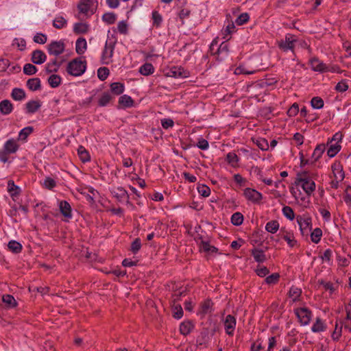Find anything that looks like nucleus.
<instances>
[{"label": "nucleus", "instance_id": "obj_1", "mask_svg": "<svg viewBox=\"0 0 351 351\" xmlns=\"http://www.w3.org/2000/svg\"><path fill=\"white\" fill-rule=\"evenodd\" d=\"M117 42V39L114 35L112 34L110 36L108 35V39L106 41L101 56V63L102 64L108 65L112 62V57Z\"/></svg>", "mask_w": 351, "mask_h": 351}, {"label": "nucleus", "instance_id": "obj_2", "mask_svg": "<svg viewBox=\"0 0 351 351\" xmlns=\"http://www.w3.org/2000/svg\"><path fill=\"white\" fill-rule=\"evenodd\" d=\"M86 65L87 63L86 60H82L80 58H77L68 63L66 71L72 76H81L85 73Z\"/></svg>", "mask_w": 351, "mask_h": 351}, {"label": "nucleus", "instance_id": "obj_3", "mask_svg": "<svg viewBox=\"0 0 351 351\" xmlns=\"http://www.w3.org/2000/svg\"><path fill=\"white\" fill-rule=\"evenodd\" d=\"M295 184L300 186L308 196L311 195L315 190V182L307 176L306 172L300 175L296 179Z\"/></svg>", "mask_w": 351, "mask_h": 351}, {"label": "nucleus", "instance_id": "obj_4", "mask_svg": "<svg viewBox=\"0 0 351 351\" xmlns=\"http://www.w3.org/2000/svg\"><path fill=\"white\" fill-rule=\"evenodd\" d=\"M65 47L66 45L64 40H51L47 45V51L49 55L57 58L64 53Z\"/></svg>", "mask_w": 351, "mask_h": 351}, {"label": "nucleus", "instance_id": "obj_5", "mask_svg": "<svg viewBox=\"0 0 351 351\" xmlns=\"http://www.w3.org/2000/svg\"><path fill=\"white\" fill-rule=\"evenodd\" d=\"M294 313L302 326H307L310 324L313 313L307 307H300L294 309Z\"/></svg>", "mask_w": 351, "mask_h": 351}, {"label": "nucleus", "instance_id": "obj_6", "mask_svg": "<svg viewBox=\"0 0 351 351\" xmlns=\"http://www.w3.org/2000/svg\"><path fill=\"white\" fill-rule=\"evenodd\" d=\"M297 41L298 40L295 35L287 34L285 36V40H281L278 42V47L285 52L288 51L293 52Z\"/></svg>", "mask_w": 351, "mask_h": 351}, {"label": "nucleus", "instance_id": "obj_7", "mask_svg": "<svg viewBox=\"0 0 351 351\" xmlns=\"http://www.w3.org/2000/svg\"><path fill=\"white\" fill-rule=\"evenodd\" d=\"M166 75L174 78H186L190 76V73L181 66H173L168 69Z\"/></svg>", "mask_w": 351, "mask_h": 351}, {"label": "nucleus", "instance_id": "obj_8", "mask_svg": "<svg viewBox=\"0 0 351 351\" xmlns=\"http://www.w3.org/2000/svg\"><path fill=\"white\" fill-rule=\"evenodd\" d=\"M243 195L248 201L255 204L259 203L263 199L262 193L251 188L245 189Z\"/></svg>", "mask_w": 351, "mask_h": 351}, {"label": "nucleus", "instance_id": "obj_9", "mask_svg": "<svg viewBox=\"0 0 351 351\" xmlns=\"http://www.w3.org/2000/svg\"><path fill=\"white\" fill-rule=\"evenodd\" d=\"M297 222L300 227L301 234L304 235L308 233V230L311 229V218L307 216H297Z\"/></svg>", "mask_w": 351, "mask_h": 351}, {"label": "nucleus", "instance_id": "obj_10", "mask_svg": "<svg viewBox=\"0 0 351 351\" xmlns=\"http://www.w3.org/2000/svg\"><path fill=\"white\" fill-rule=\"evenodd\" d=\"M77 7L79 12L84 15H91L95 12L93 0H80Z\"/></svg>", "mask_w": 351, "mask_h": 351}, {"label": "nucleus", "instance_id": "obj_11", "mask_svg": "<svg viewBox=\"0 0 351 351\" xmlns=\"http://www.w3.org/2000/svg\"><path fill=\"white\" fill-rule=\"evenodd\" d=\"M236 324V318L231 315H228L223 319V326L226 333L229 336H232L234 335Z\"/></svg>", "mask_w": 351, "mask_h": 351}, {"label": "nucleus", "instance_id": "obj_12", "mask_svg": "<svg viewBox=\"0 0 351 351\" xmlns=\"http://www.w3.org/2000/svg\"><path fill=\"white\" fill-rule=\"evenodd\" d=\"M309 64L311 69L313 71L319 72V73H326V65L323 61L320 60L317 57H313L310 59Z\"/></svg>", "mask_w": 351, "mask_h": 351}, {"label": "nucleus", "instance_id": "obj_13", "mask_svg": "<svg viewBox=\"0 0 351 351\" xmlns=\"http://www.w3.org/2000/svg\"><path fill=\"white\" fill-rule=\"evenodd\" d=\"M64 60H58L57 58L51 59L45 66V70L47 73H56L59 70Z\"/></svg>", "mask_w": 351, "mask_h": 351}, {"label": "nucleus", "instance_id": "obj_14", "mask_svg": "<svg viewBox=\"0 0 351 351\" xmlns=\"http://www.w3.org/2000/svg\"><path fill=\"white\" fill-rule=\"evenodd\" d=\"M47 60L46 54L40 49H36L32 51L31 61L35 64H42Z\"/></svg>", "mask_w": 351, "mask_h": 351}, {"label": "nucleus", "instance_id": "obj_15", "mask_svg": "<svg viewBox=\"0 0 351 351\" xmlns=\"http://www.w3.org/2000/svg\"><path fill=\"white\" fill-rule=\"evenodd\" d=\"M19 148V145L16 140L10 138L6 141L3 146V149L8 154H12L16 153Z\"/></svg>", "mask_w": 351, "mask_h": 351}, {"label": "nucleus", "instance_id": "obj_16", "mask_svg": "<svg viewBox=\"0 0 351 351\" xmlns=\"http://www.w3.org/2000/svg\"><path fill=\"white\" fill-rule=\"evenodd\" d=\"M58 206L61 214L67 219H71L73 217L72 210L70 204L65 200H61L58 202Z\"/></svg>", "mask_w": 351, "mask_h": 351}, {"label": "nucleus", "instance_id": "obj_17", "mask_svg": "<svg viewBox=\"0 0 351 351\" xmlns=\"http://www.w3.org/2000/svg\"><path fill=\"white\" fill-rule=\"evenodd\" d=\"M331 168L334 178L338 180H343L345 177V174L341 164L340 162H334L332 165Z\"/></svg>", "mask_w": 351, "mask_h": 351}, {"label": "nucleus", "instance_id": "obj_18", "mask_svg": "<svg viewBox=\"0 0 351 351\" xmlns=\"http://www.w3.org/2000/svg\"><path fill=\"white\" fill-rule=\"evenodd\" d=\"M41 107V102L39 100H31L25 104V113L34 114Z\"/></svg>", "mask_w": 351, "mask_h": 351}, {"label": "nucleus", "instance_id": "obj_19", "mask_svg": "<svg viewBox=\"0 0 351 351\" xmlns=\"http://www.w3.org/2000/svg\"><path fill=\"white\" fill-rule=\"evenodd\" d=\"M229 45L226 41L223 42L217 49V59L219 60H224L228 55Z\"/></svg>", "mask_w": 351, "mask_h": 351}, {"label": "nucleus", "instance_id": "obj_20", "mask_svg": "<svg viewBox=\"0 0 351 351\" xmlns=\"http://www.w3.org/2000/svg\"><path fill=\"white\" fill-rule=\"evenodd\" d=\"M117 191L114 192V197L120 202H126L127 204H130L129 201V195L125 189L122 187L117 188Z\"/></svg>", "mask_w": 351, "mask_h": 351}, {"label": "nucleus", "instance_id": "obj_21", "mask_svg": "<svg viewBox=\"0 0 351 351\" xmlns=\"http://www.w3.org/2000/svg\"><path fill=\"white\" fill-rule=\"evenodd\" d=\"M87 49V43L84 38L80 37L75 42V51L79 55H82Z\"/></svg>", "mask_w": 351, "mask_h": 351}, {"label": "nucleus", "instance_id": "obj_22", "mask_svg": "<svg viewBox=\"0 0 351 351\" xmlns=\"http://www.w3.org/2000/svg\"><path fill=\"white\" fill-rule=\"evenodd\" d=\"M239 156L234 152H230L226 154V161L233 168L239 167Z\"/></svg>", "mask_w": 351, "mask_h": 351}, {"label": "nucleus", "instance_id": "obj_23", "mask_svg": "<svg viewBox=\"0 0 351 351\" xmlns=\"http://www.w3.org/2000/svg\"><path fill=\"white\" fill-rule=\"evenodd\" d=\"M13 110V106L8 99H4L0 102V112L4 115L10 114Z\"/></svg>", "mask_w": 351, "mask_h": 351}, {"label": "nucleus", "instance_id": "obj_24", "mask_svg": "<svg viewBox=\"0 0 351 351\" xmlns=\"http://www.w3.org/2000/svg\"><path fill=\"white\" fill-rule=\"evenodd\" d=\"M324 151L325 145L324 144H319L317 145L312 154L311 162L314 163L317 160H319L322 157Z\"/></svg>", "mask_w": 351, "mask_h": 351}, {"label": "nucleus", "instance_id": "obj_25", "mask_svg": "<svg viewBox=\"0 0 351 351\" xmlns=\"http://www.w3.org/2000/svg\"><path fill=\"white\" fill-rule=\"evenodd\" d=\"M326 330V325L324 322L320 318L317 317L315 322L313 324L311 327V331L313 332H324Z\"/></svg>", "mask_w": 351, "mask_h": 351}, {"label": "nucleus", "instance_id": "obj_26", "mask_svg": "<svg viewBox=\"0 0 351 351\" xmlns=\"http://www.w3.org/2000/svg\"><path fill=\"white\" fill-rule=\"evenodd\" d=\"M252 256L257 263H263L266 260L265 252L263 250L258 248H254L251 251Z\"/></svg>", "mask_w": 351, "mask_h": 351}, {"label": "nucleus", "instance_id": "obj_27", "mask_svg": "<svg viewBox=\"0 0 351 351\" xmlns=\"http://www.w3.org/2000/svg\"><path fill=\"white\" fill-rule=\"evenodd\" d=\"M27 87L32 91H36L41 88L40 80L38 77L31 78L27 81Z\"/></svg>", "mask_w": 351, "mask_h": 351}, {"label": "nucleus", "instance_id": "obj_28", "mask_svg": "<svg viewBox=\"0 0 351 351\" xmlns=\"http://www.w3.org/2000/svg\"><path fill=\"white\" fill-rule=\"evenodd\" d=\"M154 71L155 69L152 64L147 62L141 65L138 69L139 73L144 76H148L153 74Z\"/></svg>", "mask_w": 351, "mask_h": 351}, {"label": "nucleus", "instance_id": "obj_29", "mask_svg": "<svg viewBox=\"0 0 351 351\" xmlns=\"http://www.w3.org/2000/svg\"><path fill=\"white\" fill-rule=\"evenodd\" d=\"M328 148L327 150V155L330 158H333L340 151L341 147L340 144L338 143H333L332 142H330L328 143Z\"/></svg>", "mask_w": 351, "mask_h": 351}, {"label": "nucleus", "instance_id": "obj_30", "mask_svg": "<svg viewBox=\"0 0 351 351\" xmlns=\"http://www.w3.org/2000/svg\"><path fill=\"white\" fill-rule=\"evenodd\" d=\"M11 97L15 101H22L25 99L26 94L23 89L14 88L12 90Z\"/></svg>", "mask_w": 351, "mask_h": 351}, {"label": "nucleus", "instance_id": "obj_31", "mask_svg": "<svg viewBox=\"0 0 351 351\" xmlns=\"http://www.w3.org/2000/svg\"><path fill=\"white\" fill-rule=\"evenodd\" d=\"M2 301L8 308H14L17 305L15 298L10 294L3 295Z\"/></svg>", "mask_w": 351, "mask_h": 351}, {"label": "nucleus", "instance_id": "obj_32", "mask_svg": "<svg viewBox=\"0 0 351 351\" xmlns=\"http://www.w3.org/2000/svg\"><path fill=\"white\" fill-rule=\"evenodd\" d=\"M124 84L121 82H113L110 84L111 92L116 95H119L124 92Z\"/></svg>", "mask_w": 351, "mask_h": 351}, {"label": "nucleus", "instance_id": "obj_33", "mask_svg": "<svg viewBox=\"0 0 351 351\" xmlns=\"http://www.w3.org/2000/svg\"><path fill=\"white\" fill-rule=\"evenodd\" d=\"M8 247L10 252L15 254L20 253L23 248L22 245L15 240L10 241L8 244Z\"/></svg>", "mask_w": 351, "mask_h": 351}, {"label": "nucleus", "instance_id": "obj_34", "mask_svg": "<svg viewBox=\"0 0 351 351\" xmlns=\"http://www.w3.org/2000/svg\"><path fill=\"white\" fill-rule=\"evenodd\" d=\"M193 328L191 322H183L180 325V332L182 335L186 336L192 330Z\"/></svg>", "mask_w": 351, "mask_h": 351}, {"label": "nucleus", "instance_id": "obj_35", "mask_svg": "<svg viewBox=\"0 0 351 351\" xmlns=\"http://www.w3.org/2000/svg\"><path fill=\"white\" fill-rule=\"evenodd\" d=\"M119 104L125 108H130L133 106L134 101L130 96L123 95L119 97Z\"/></svg>", "mask_w": 351, "mask_h": 351}, {"label": "nucleus", "instance_id": "obj_36", "mask_svg": "<svg viewBox=\"0 0 351 351\" xmlns=\"http://www.w3.org/2000/svg\"><path fill=\"white\" fill-rule=\"evenodd\" d=\"M34 131V128L32 126H27L23 128L19 133L18 140L25 141L29 134Z\"/></svg>", "mask_w": 351, "mask_h": 351}, {"label": "nucleus", "instance_id": "obj_37", "mask_svg": "<svg viewBox=\"0 0 351 351\" xmlns=\"http://www.w3.org/2000/svg\"><path fill=\"white\" fill-rule=\"evenodd\" d=\"M62 82V78L56 74L51 75L48 78V83L51 88L58 87Z\"/></svg>", "mask_w": 351, "mask_h": 351}, {"label": "nucleus", "instance_id": "obj_38", "mask_svg": "<svg viewBox=\"0 0 351 351\" xmlns=\"http://www.w3.org/2000/svg\"><path fill=\"white\" fill-rule=\"evenodd\" d=\"M112 97L108 92H104L98 100V105L101 107L106 106L109 104Z\"/></svg>", "mask_w": 351, "mask_h": 351}, {"label": "nucleus", "instance_id": "obj_39", "mask_svg": "<svg viewBox=\"0 0 351 351\" xmlns=\"http://www.w3.org/2000/svg\"><path fill=\"white\" fill-rule=\"evenodd\" d=\"M88 31V25L83 23H76L73 25V32L77 34H86Z\"/></svg>", "mask_w": 351, "mask_h": 351}, {"label": "nucleus", "instance_id": "obj_40", "mask_svg": "<svg viewBox=\"0 0 351 351\" xmlns=\"http://www.w3.org/2000/svg\"><path fill=\"white\" fill-rule=\"evenodd\" d=\"M66 19L62 16H56L53 21V26L56 29H62L66 27Z\"/></svg>", "mask_w": 351, "mask_h": 351}, {"label": "nucleus", "instance_id": "obj_41", "mask_svg": "<svg viewBox=\"0 0 351 351\" xmlns=\"http://www.w3.org/2000/svg\"><path fill=\"white\" fill-rule=\"evenodd\" d=\"M279 223L276 220H271L267 222L265 225V230L270 233L274 234L279 229Z\"/></svg>", "mask_w": 351, "mask_h": 351}, {"label": "nucleus", "instance_id": "obj_42", "mask_svg": "<svg viewBox=\"0 0 351 351\" xmlns=\"http://www.w3.org/2000/svg\"><path fill=\"white\" fill-rule=\"evenodd\" d=\"M302 290L300 288L292 286L290 288L289 295L291 298H292L293 302H296L299 300V298L301 295Z\"/></svg>", "mask_w": 351, "mask_h": 351}, {"label": "nucleus", "instance_id": "obj_43", "mask_svg": "<svg viewBox=\"0 0 351 351\" xmlns=\"http://www.w3.org/2000/svg\"><path fill=\"white\" fill-rule=\"evenodd\" d=\"M77 153L80 160L83 162H86L90 160V157L88 151L84 147L80 146L77 149Z\"/></svg>", "mask_w": 351, "mask_h": 351}, {"label": "nucleus", "instance_id": "obj_44", "mask_svg": "<svg viewBox=\"0 0 351 351\" xmlns=\"http://www.w3.org/2000/svg\"><path fill=\"white\" fill-rule=\"evenodd\" d=\"M243 222V215L239 213H234L231 217V223L236 226H241Z\"/></svg>", "mask_w": 351, "mask_h": 351}, {"label": "nucleus", "instance_id": "obj_45", "mask_svg": "<svg viewBox=\"0 0 351 351\" xmlns=\"http://www.w3.org/2000/svg\"><path fill=\"white\" fill-rule=\"evenodd\" d=\"M152 25L154 27H159L162 22V16L158 11L152 12Z\"/></svg>", "mask_w": 351, "mask_h": 351}, {"label": "nucleus", "instance_id": "obj_46", "mask_svg": "<svg viewBox=\"0 0 351 351\" xmlns=\"http://www.w3.org/2000/svg\"><path fill=\"white\" fill-rule=\"evenodd\" d=\"M322 231L320 228H317L313 230L311 234V241L315 243H318L322 238Z\"/></svg>", "mask_w": 351, "mask_h": 351}, {"label": "nucleus", "instance_id": "obj_47", "mask_svg": "<svg viewBox=\"0 0 351 351\" xmlns=\"http://www.w3.org/2000/svg\"><path fill=\"white\" fill-rule=\"evenodd\" d=\"M282 239L287 241L290 247H293L297 244V241L295 239L293 233L287 232L282 236Z\"/></svg>", "mask_w": 351, "mask_h": 351}, {"label": "nucleus", "instance_id": "obj_48", "mask_svg": "<svg viewBox=\"0 0 351 351\" xmlns=\"http://www.w3.org/2000/svg\"><path fill=\"white\" fill-rule=\"evenodd\" d=\"M38 71V69L32 64L27 63L23 66V73L27 75H32Z\"/></svg>", "mask_w": 351, "mask_h": 351}, {"label": "nucleus", "instance_id": "obj_49", "mask_svg": "<svg viewBox=\"0 0 351 351\" xmlns=\"http://www.w3.org/2000/svg\"><path fill=\"white\" fill-rule=\"evenodd\" d=\"M312 108L314 109H321L324 107V100L319 97H314L311 101Z\"/></svg>", "mask_w": 351, "mask_h": 351}, {"label": "nucleus", "instance_id": "obj_50", "mask_svg": "<svg viewBox=\"0 0 351 351\" xmlns=\"http://www.w3.org/2000/svg\"><path fill=\"white\" fill-rule=\"evenodd\" d=\"M200 248L202 250L206 252H215L217 250V248H216L214 246H212L210 245L208 241H202L200 243Z\"/></svg>", "mask_w": 351, "mask_h": 351}, {"label": "nucleus", "instance_id": "obj_51", "mask_svg": "<svg viewBox=\"0 0 351 351\" xmlns=\"http://www.w3.org/2000/svg\"><path fill=\"white\" fill-rule=\"evenodd\" d=\"M282 212L283 215L289 220H293L295 218L294 211L290 206H285Z\"/></svg>", "mask_w": 351, "mask_h": 351}, {"label": "nucleus", "instance_id": "obj_52", "mask_svg": "<svg viewBox=\"0 0 351 351\" xmlns=\"http://www.w3.org/2000/svg\"><path fill=\"white\" fill-rule=\"evenodd\" d=\"M349 88L348 80H342L339 82L335 86V89L339 93H343L346 92Z\"/></svg>", "mask_w": 351, "mask_h": 351}, {"label": "nucleus", "instance_id": "obj_53", "mask_svg": "<svg viewBox=\"0 0 351 351\" xmlns=\"http://www.w3.org/2000/svg\"><path fill=\"white\" fill-rule=\"evenodd\" d=\"M255 143L256 145L263 151H267L269 149V145L267 141L264 138H258Z\"/></svg>", "mask_w": 351, "mask_h": 351}, {"label": "nucleus", "instance_id": "obj_54", "mask_svg": "<svg viewBox=\"0 0 351 351\" xmlns=\"http://www.w3.org/2000/svg\"><path fill=\"white\" fill-rule=\"evenodd\" d=\"M234 31V23L233 22L229 23L226 28L223 29V38L228 40V36L231 35Z\"/></svg>", "mask_w": 351, "mask_h": 351}, {"label": "nucleus", "instance_id": "obj_55", "mask_svg": "<svg viewBox=\"0 0 351 351\" xmlns=\"http://www.w3.org/2000/svg\"><path fill=\"white\" fill-rule=\"evenodd\" d=\"M117 31L121 34L125 35L128 32V25L126 21H121L117 24Z\"/></svg>", "mask_w": 351, "mask_h": 351}, {"label": "nucleus", "instance_id": "obj_56", "mask_svg": "<svg viewBox=\"0 0 351 351\" xmlns=\"http://www.w3.org/2000/svg\"><path fill=\"white\" fill-rule=\"evenodd\" d=\"M250 19V16L248 13L244 12L241 14L235 20V23L237 25H242L246 23Z\"/></svg>", "mask_w": 351, "mask_h": 351}, {"label": "nucleus", "instance_id": "obj_57", "mask_svg": "<svg viewBox=\"0 0 351 351\" xmlns=\"http://www.w3.org/2000/svg\"><path fill=\"white\" fill-rule=\"evenodd\" d=\"M197 191L200 195L204 197H207L210 195V189L204 184L198 186Z\"/></svg>", "mask_w": 351, "mask_h": 351}, {"label": "nucleus", "instance_id": "obj_58", "mask_svg": "<svg viewBox=\"0 0 351 351\" xmlns=\"http://www.w3.org/2000/svg\"><path fill=\"white\" fill-rule=\"evenodd\" d=\"M109 74V69L106 67H101L97 70V77L101 81L105 80Z\"/></svg>", "mask_w": 351, "mask_h": 351}, {"label": "nucleus", "instance_id": "obj_59", "mask_svg": "<svg viewBox=\"0 0 351 351\" xmlns=\"http://www.w3.org/2000/svg\"><path fill=\"white\" fill-rule=\"evenodd\" d=\"M343 326V325L341 324L340 326H339L338 324L336 323L335 330L331 335L332 339L334 341H339V338L341 337Z\"/></svg>", "mask_w": 351, "mask_h": 351}, {"label": "nucleus", "instance_id": "obj_60", "mask_svg": "<svg viewBox=\"0 0 351 351\" xmlns=\"http://www.w3.org/2000/svg\"><path fill=\"white\" fill-rule=\"evenodd\" d=\"M280 278V275L278 273H274L267 277H266L265 281L268 285H275L276 284Z\"/></svg>", "mask_w": 351, "mask_h": 351}, {"label": "nucleus", "instance_id": "obj_61", "mask_svg": "<svg viewBox=\"0 0 351 351\" xmlns=\"http://www.w3.org/2000/svg\"><path fill=\"white\" fill-rule=\"evenodd\" d=\"M346 317L345 320L342 322L344 328L351 332V311L350 310L346 311Z\"/></svg>", "mask_w": 351, "mask_h": 351}, {"label": "nucleus", "instance_id": "obj_62", "mask_svg": "<svg viewBox=\"0 0 351 351\" xmlns=\"http://www.w3.org/2000/svg\"><path fill=\"white\" fill-rule=\"evenodd\" d=\"M8 189L11 196L16 195L19 194V188L14 184V182L12 180L8 181Z\"/></svg>", "mask_w": 351, "mask_h": 351}, {"label": "nucleus", "instance_id": "obj_63", "mask_svg": "<svg viewBox=\"0 0 351 351\" xmlns=\"http://www.w3.org/2000/svg\"><path fill=\"white\" fill-rule=\"evenodd\" d=\"M102 19L108 24L111 25L115 23L116 15L114 13H106L102 16Z\"/></svg>", "mask_w": 351, "mask_h": 351}, {"label": "nucleus", "instance_id": "obj_64", "mask_svg": "<svg viewBox=\"0 0 351 351\" xmlns=\"http://www.w3.org/2000/svg\"><path fill=\"white\" fill-rule=\"evenodd\" d=\"M343 201L345 203L351 206V186H348L344 191Z\"/></svg>", "mask_w": 351, "mask_h": 351}]
</instances>
